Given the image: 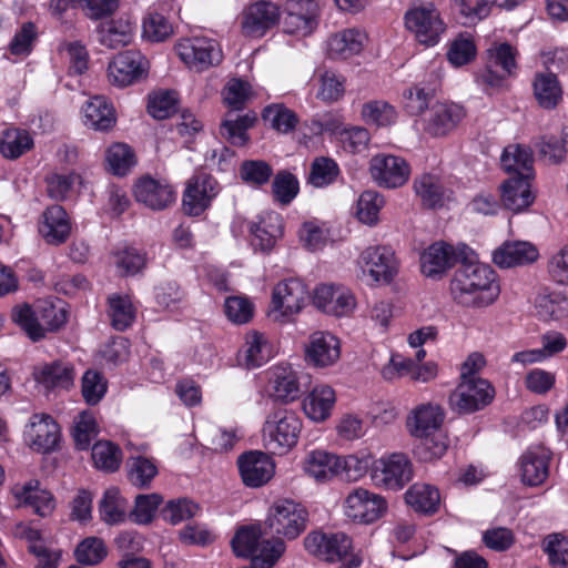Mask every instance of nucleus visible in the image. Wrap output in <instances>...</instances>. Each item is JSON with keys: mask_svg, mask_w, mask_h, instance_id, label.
Masks as SVG:
<instances>
[{"mask_svg": "<svg viewBox=\"0 0 568 568\" xmlns=\"http://www.w3.org/2000/svg\"><path fill=\"white\" fill-rule=\"evenodd\" d=\"M476 257L475 254L470 261H460L450 282L453 300L467 308L488 307L500 295L497 273L489 265L476 262Z\"/></svg>", "mask_w": 568, "mask_h": 568, "instance_id": "obj_1", "label": "nucleus"}, {"mask_svg": "<svg viewBox=\"0 0 568 568\" xmlns=\"http://www.w3.org/2000/svg\"><path fill=\"white\" fill-rule=\"evenodd\" d=\"M356 278L368 287L392 284L399 272V261L388 245H369L355 260Z\"/></svg>", "mask_w": 568, "mask_h": 568, "instance_id": "obj_2", "label": "nucleus"}, {"mask_svg": "<svg viewBox=\"0 0 568 568\" xmlns=\"http://www.w3.org/2000/svg\"><path fill=\"white\" fill-rule=\"evenodd\" d=\"M302 429L303 420L295 410L277 408L263 423V446L273 455L285 456L297 446Z\"/></svg>", "mask_w": 568, "mask_h": 568, "instance_id": "obj_3", "label": "nucleus"}, {"mask_svg": "<svg viewBox=\"0 0 568 568\" xmlns=\"http://www.w3.org/2000/svg\"><path fill=\"white\" fill-rule=\"evenodd\" d=\"M307 303L308 291L303 282L295 278L280 281L271 291L266 317L275 324H292L306 307Z\"/></svg>", "mask_w": 568, "mask_h": 568, "instance_id": "obj_4", "label": "nucleus"}, {"mask_svg": "<svg viewBox=\"0 0 568 568\" xmlns=\"http://www.w3.org/2000/svg\"><path fill=\"white\" fill-rule=\"evenodd\" d=\"M232 548L239 557H250L255 566L271 568L285 551L280 538L264 539L260 526L240 528L232 539Z\"/></svg>", "mask_w": 568, "mask_h": 568, "instance_id": "obj_5", "label": "nucleus"}, {"mask_svg": "<svg viewBox=\"0 0 568 568\" xmlns=\"http://www.w3.org/2000/svg\"><path fill=\"white\" fill-rule=\"evenodd\" d=\"M413 477V463L404 453H385L378 458L373 457L372 459L369 479L375 488L399 491Z\"/></svg>", "mask_w": 568, "mask_h": 568, "instance_id": "obj_6", "label": "nucleus"}, {"mask_svg": "<svg viewBox=\"0 0 568 568\" xmlns=\"http://www.w3.org/2000/svg\"><path fill=\"white\" fill-rule=\"evenodd\" d=\"M12 320L32 341H39L47 331L57 329L67 322V312L50 302L37 304L34 311L23 304L12 310Z\"/></svg>", "mask_w": 568, "mask_h": 568, "instance_id": "obj_7", "label": "nucleus"}, {"mask_svg": "<svg viewBox=\"0 0 568 568\" xmlns=\"http://www.w3.org/2000/svg\"><path fill=\"white\" fill-rule=\"evenodd\" d=\"M174 51L183 64L194 72L206 71L223 60L220 43L205 36L181 38L176 41Z\"/></svg>", "mask_w": 568, "mask_h": 568, "instance_id": "obj_8", "label": "nucleus"}, {"mask_svg": "<svg viewBox=\"0 0 568 568\" xmlns=\"http://www.w3.org/2000/svg\"><path fill=\"white\" fill-rule=\"evenodd\" d=\"M263 397L280 404H292L301 394L300 372L290 363L272 365L263 372Z\"/></svg>", "mask_w": 568, "mask_h": 568, "instance_id": "obj_9", "label": "nucleus"}, {"mask_svg": "<svg viewBox=\"0 0 568 568\" xmlns=\"http://www.w3.org/2000/svg\"><path fill=\"white\" fill-rule=\"evenodd\" d=\"M343 514L352 523L371 525L383 518L388 510L387 499L365 487L353 488L343 500Z\"/></svg>", "mask_w": 568, "mask_h": 568, "instance_id": "obj_10", "label": "nucleus"}, {"mask_svg": "<svg viewBox=\"0 0 568 568\" xmlns=\"http://www.w3.org/2000/svg\"><path fill=\"white\" fill-rule=\"evenodd\" d=\"M466 109L455 102H436L415 121V125L427 136L445 138L466 118Z\"/></svg>", "mask_w": 568, "mask_h": 568, "instance_id": "obj_11", "label": "nucleus"}, {"mask_svg": "<svg viewBox=\"0 0 568 568\" xmlns=\"http://www.w3.org/2000/svg\"><path fill=\"white\" fill-rule=\"evenodd\" d=\"M474 256V250L464 243L454 246L445 242H435L420 254V270L425 276L437 278L456 263L470 261Z\"/></svg>", "mask_w": 568, "mask_h": 568, "instance_id": "obj_12", "label": "nucleus"}, {"mask_svg": "<svg viewBox=\"0 0 568 568\" xmlns=\"http://www.w3.org/2000/svg\"><path fill=\"white\" fill-rule=\"evenodd\" d=\"M307 510L292 499H280L268 508L265 525L271 532L295 539L306 528Z\"/></svg>", "mask_w": 568, "mask_h": 568, "instance_id": "obj_13", "label": "nucleus"}, {"mask_svg": "<svg viewBox=\"0 0 568 568\" xmlns=\"http://www.w3.org/2000/svg\"><path fill=\"white\" fill-rule=\"evenodd\" d=\"M404 20L406 29L425 47H435L446 31V24L433 3L410 8Z\"/></svg>", "mask_w": 568, "mask_h": 568, "instance_id": "obj_14", "label": "nucleus"}, {"mask_svg": "<svg viewBox=\"0 0 568 568\" xmlns=\"http://www.w3.org/2000/svg\"><path fill=\"white\" fill-rule=\"evenodd\" d=\"M495 398V388L485 378L462 379L448 398L450 408L458 414H471L488 406Z\"/></svg>", "mask_w": 568, "mask_h": 568, "instance_id": "obj_15", "label": "nucleus"}, {"mask_svg": "<svg viewBox=\"0 0 568 568\" xmlns=\"http://www.w3.org/2000/svg\"><path fill=\"white\" fill-rule=\"evenodd\" d=\"M61 440V429L54 418L44 413L33 414L23 429V442L39 454L54 452Z\"/></svg>", "mask_w": 568, "mask_h": 568, "instance_id": "obj_16", "label": "nucleus"}, {"mask_svg": "<svg viewBox=\"0 0 568 568\" xmlns=\"http://www.w3.org/2000/svg\"><path fill=\"white\" fill-rule=\"evenodd\" d=\"M516 50L509 43H495L487 50V67L478 75L477 81L491 89L504 87L506 78L514 74L516 64Z\"/></svg>", "mask_w": 568, "mask_h": 568, "instance_id": "obj_17", "label": "nucleus"}, {"mask_svg": "<svg viewBox=\"0 0 568 568\" xmlns=\"http://www.w3.org/2000/svg\"><path fill=\"white\" fill-rule=\"evenodd\" d=\"M308 554L331 562L341 561L352 554L353 541L345 532L312 531L304 538Z\"/></svg>", "mask_w": 568, "mask_h": 568, "instance_id": "obj_18", "label": "nucleus"}, {"mask_svg": "<svg viewBox=\"0 0 568 568\" xmlns=\"http://www.w3.org/2000/svg\"><path fill=\"white\" fill-rule=\"evenodd\" d=\"M313 302L323 313L335 317L351 316L357 307L353 291L335 284L318 285L314 291Z\"/></svg>", "mask_w": 568, "mask_h": 568, "instance_id": "obj_19", "label": "nucleus"}, {"mask_svg": "<svg viewBox=\"0 0 568 568\" xmlns=\"http://www.w3.org/2000/svg\"><path fill=\"white\" fill-rule=\"evenodd\" d=\"M341 339L328 331L313 332L304 346L305 362L315 368L334 366L341 358Z\"/></svg>", "mask_w": 568, "mask_h": 568, "instance_id": "obj_20", "label": "nucleus"}, {"mask_svg": "<svg viewBox=\"0 0 568 568\" xmlns=\"http://www.w3.org/2000/svg\"><path fill=\"white\" fill-rule=\"evenodd\" d=\"M320 4L316 0H288L283 17V31L306 37L318 26Z\"/></svg>", "mask_w": 568, "mask_h": 568, "instance_id": "obj_21", "label": "nucleus"}, {"mask_svg": "<svg viewBox=\"0 0 568 568\" xmlns=\"http://www.w3.org/2000/svg\"><path fill=\"white\" fill-rule=\"evenodd\" d=\"M369 172L378 186L396 189L408 181L410 166L402 156L381 153L371 159Z\"/></svg>", "mask_w": 568, "mask_h": 568, "instance_id": "obj_22", "label": "nucleus"}, {"mask_svg": "<svg viewBox=\"0 0 568 568\" xmlns=\"http://www.w3.org/2000/svg\"><path fill=\"white\" fill-rule=\"evenodd\" d=\"M149 61L136 51H124L116 54L108 67L110 83L116 87H128L146 77Z\"/></svg>", "mask_w": 568, "mask_h": 568, "instance_id": "obj_23", "label": "nucleus"}, {"mask_svg": "<svg viewBox=\"0 0 568 568\" xmlns=\"http://www.w3.org/2000/svg\"><path fill=\"white\" fill-rule=\"evenodd\" d=\"M11 494L19 507H30L40 517L50 516L55 509V499L38 479L17 483Z\"/></svg>", "mask_w": 568, "mask_h": 568, "instance_id": "obj_24", "label": "nucleus"}, {"mask_svg": "<svg viewBox=\"0 0 568 568\" xmlns=\"http://www.w3.org/2000/svg\"><path fill=\"white\" fill-rule=\"evenodd\" d=\"M220 191L214 178L206 173L192 176L183 194V207L190 215L197 216L211 204Z\"/></svg>", "mask_w": 568, "mask_h": 568, "instance_id": "obj_25", "label": "nucleus"}, {"mask_svg": "<svg viewBox=\"0 0 568 568\" xmlns=\"http://www.w3.org/2000/svg\"><path fill=\"white\" fill-rule=\"evenodd\" d=\"M237 465L241 478L247 487H261L268 483L275 474L274 459L261 450L241 455Z\"/></svg>", "mask_w": 568, "mask_h": 568, "instance_id": "obj_26", "label": "nucleus"}, {"mask_svg": "<svg viewBox=\"0 0 568 568\" xmlns=\"http://www.w3.org/2000/svg\"><path fill=\"white\" fill-rule=\"evenodd\" d=\"M280 20V9L275 3L256 1L250 4L242 14V32L252 38L263 37Z\"/></svg>", "mask_w": 568, "mask_h": 568, "instance_id": "obj_27", "label": "nucleus"}, {"mask_svg": "<svg viewBox=\"0 0 568 568\" xmlns=\"http://www.w3.org/2000/svg\"><path fill=\"white\" fill-rule=\"evenodd\" d=\"M302 474L318 485L335 479V453L324 448H313L303 455L298 463Z\"/></svg>", "mask_w": 568, "mask_h": 568, "instance_id": "obj_28", "label": "nucleus"}, {"mask_svg": "<svg viewBox=\"0 0 568 568\" xmlns=\"http://www.w3.org/2000/svg\"><path fill=\"white\" fill-rule=\"evenodd\" d=\"M134 196L152 210H164L175 202L176 193L165 180L145 176L135 183Z\"/></svg>", "mask_w": 568, "mask_h": 568, "instance_id": "obj_29", "label": "nucleus"}, {"mask_svg": "<svg viewBox=\"0 0 568 568\" xmlns=\"http://www.w3.org/2000/svg\"><path fill=\"white\" fill-rule=\"evenodd\" d=\"M444 419L445 412L438 404L424 403L410 410L406 427L413 437L430 436L440 429Z\"/></svg>", "mask_w": 568, "mask_h": 568, "instance_id": "obj_30", "label": "nucleus"}, {"mask_svg": "<svg viewBox=\"0 0 568 568\" xmlns=\"http://www.w3.org/2000/svg\"><path fill=\"white\" fill-rule=\"evenodd\" d=\"M539 251L527 241H507L494 250L493 262L500 268L524 266L536 262Z\"/></svg>", "mask_w": 568, "mask_h": 568, "instance_id": "obj_31", "label": "nucleus"}, {"mask_svg": "<svg viewBox=\"0 0 568 568\" xmlns=\"http://www.w3.org/2000/svg\"><path fill=\"white\" fill-rule=\"evenodd\" d=\"M336 393L326 384L315 385L303 398L302 410L314 423H324L334 410Z\"/></svg>", "mask_w": 568, "mask_h": 568, "instance_id": "obj_32", "label": "nucleus"}, {"mask_svg": "<svg viewBox=\"0 0 568 568\" xmlns=\"http://www.w3.org/2000/svg\"><path fill=\"white\" fill-rule=\"evenodd\" d=\"M33 378L47 390L69 389L74 383L75 371L70 362L54 361L36 366Z\"/></svg>", "mask_w": 568, "mask_h": 568, "instance_id": "obj_33", "label": "nucleus"}, {"mask_svg": "<svg viewBox=\"0 0 568 568\" xmlns=\"http://www.w3.org/2000/svg\"><path fill=\"white\" fill-rule=\"evenodd\" d=\"M83 124L94 131L108 132L116 124L113 104L103 95L91 97L81 109Z\"/></svg>", "mask_w": 568, "mask_h": 568, "instance_id": "obj_34", "label": "nucleus"}, {"mask_svg": "<svg viewBox=\"0 0 568 568\" xmlns=\"http://www.w3.org/2000/svg\"><path fill=\"white\" fill-rule=\"evenodd\" d=\"M373 454L358 450L352 454H335V478L343 483L355 484L369 475Z\"/></svg>", "mask_w": 568, "mask_h": 568, "instance_id": "obj_35", "label": "nucleus"}, {"mask_svg": "<svg viewBox=\"0 0 568 568\" xmlns=\"http://www.w3.org/2000/svg\"><path fill=\"white\" fill-rule=\"evenodd\" d=\"M550 452L536 446L529 448L520 459L521 480L527 486L541 485L549 475Z\"/></svg>", "mask_w": 568, "mask_h": 568, "instance_id": "obj_36", "label": "nucleus"}, {"mask_svg": "<svg viewBox=\"0 0 568 568\" xmlns=\"http://www.w3.org/2000/svg\"><path fill=\"white\" fill-rule=\"evenodd\" d=\"M501 169L511 174L509 179L532 180L534 159L530 148L520 144L507 145L500 155Z\"/></svg>", "mask_w": 568, "mask_h": 568, "instance_id": "obj_37", "label": "nucleus"}, {"mask_svg": "<svg viewBox=\"0 0 568 568\" xmlns=\"http://www.w3.org/2000/svg\"><path fill=\"white\" fill-rule=\"evenodd\" d=\"M284 231L283 219L278 213L266 212L258 216L256 223H252V244L263 252L271 251Z\"/></svg>", "mask_w": 568, "mask_h": 568, "instance_id": "obj_38", "label": "nucleus"}, {"mask_svg": "<svg viewBox=\"0 0 568 568\" xmlns=\"http://www.w3.org/2000/svg\"><path fill=\"white\" fill-rule=\"evenodd\" d=\"M71 232L70 219L60 205L49 206L41 216L39 233L49 244H61L67 241Z\"/></svg>", "mask_w": 568, "mask_h": 568, "instance_id": "obj_39", "label": "nucleus"}, {"mask_svg": "<svg viewBox=\"0 0 568 568\" xmlns=\"http://www.w3.org/2000/svg\"><path fill=\"white\" fill-rule=\"evenodd\" d=\"M414 191L424 206L440 207L453 197V192L446 189L436 174L423 173L414 180Z\"/></svg>", "mask_w": 568, "mask_h": 568, "instance_id": "obj_40", "label": "nucleus"}, {"mask_svg": "<svg viewBox=\"0 0 568 568\" xmlns=\"http://www.w3.org/2000/svg\"><path fill=\"white\" fill-rule=\"evenodd\" d=\"M135 22L129 16H122L101 23L98 33L101 44L115 49L128 45L134 37Z\"/></svg>", "mask_w": 568, "mask_h": 568, "instance_id": "obj_41", "label": "nucleus"}, {"mask_svg": "<svg viewBox=\"0 0 568 568\" xmlns=\"http://www.w3.org/2000/svg\"><path fill=\"white\" fill-rule=\"evenodd\" d=\"M405 503L416 513L434 515L440 508V494L437 487L426 483L413 484L404 495Z\"/></svg>", "mask_w": 568, "mask_h": 568, "instance_id": "obj_42", "label": "nucleus"}, {"mask_svg": "<svg viewBox=\"0 0 568 568\" xmlns=\"http://www.w3.org/2000/svg\"><path fill=\"white\" fill-rule=\"evenodd\" d=\"M367 37L357 29H345L327 41V52L334 59H348L362 52Z\"/></svg>", "mask_w": 568, "mask_h": 568, "instance_id": "obj_43", "label": "nucleus"}, {"mask_svg": "<svg viewBox=\"0 0 568 568\" xmlns=\"http://www.w3.org/2000/svg\"><path fill=\"white\" fill-rule=\"evenodd\" d=\"M531 180L508 179L500 186L503 204L514 213H519L529 207L535 196L530 189Z\"/></svg>", "mask_w": 568, "mask_h": 568, "instance_id": "obj_44", "label": "nucleus"}, {"mask_svg": "<svg viewBox=\"0 0 568 568\" xmlns=\"http://www.w3.org/2000/svg\"><path fill=\"white\" fill-rule=\"evenodd\" d=\"M534 97L537 103L546 110L555 109L562 100V88L552 72H538L532 81Z\"/></svg>", "mask_w": 568, "mask_h": 568, "instance_id": "obj_45", "label": "nucleus"}, {"mask_svg": "<svg viewBox=\"0 0 568 568\" xmlns=\"http://www.w3.org/2000/svg\"><path fill=\"white\" fill-rule=\"evenodd\" d=\"M242 354L245 366L255 368L265 364L273 356V351L263 333L252 331L245 336Z\"/></svg>", "mask_w": 568, "mask_h": 568, "instance_id": "obj_46", "label": "nucleus"}, {"mask_svg": "<svg viewBox=\"0 0 568 568\" xmlns=\"http://www.w3.org/2000/svg\"><path fill=\"white\" fill-rule=\"evenodd\" d=\"M128 506V500L121 495L119 488L110 487L99 503L100 518L108 525L121 524L126 518Z\"/></svg>", "mask_w": 568, "mask_h": 568, "instance_id": "obj_47", "label": "nucleus"}, {"mask_svg": "<svg viewBox=\"0 0 568 568\" xmlns=\"http://www.w3.org/2000/svg\"><path fill=\"white\" fill-rule=\"evenodd\" d=\"M535 308L537 315L544 321L568 318V298L561 293H539L535 298Z\"/></svg>", "mask_w": 568, "mask_h": 568, "instance_id": "obj_48", "label": "nucleus"}, {"mask_svg": "<svg viewBox=\"0 0 568 568\" xmlns=\"http://www.w3.org/2000/svg\"><path fill=\"white\" fill-rule=\"evenodd\" d=\"M173 34V26L162 10L150 8L142 19V38L159 43Z\"/></svg>", "mask_w": 568, "mask_h": 568, "instance_id": "obj_49", "label": "nucleus"}, {"mask_svg": "<svg viewBox=\"0 0 568 568\" xmlns=\"http://www.w3.org/2000/svg\"><path fill=\"white\" fill-rule=\"evenodd\" d=\"M33 148L31 134L22 129L10 128L0 138V153L10 160L20 158Z\"/></svg>", "mask_w": 568, "mask_h": 568, "instance_id": "obj_50", "label": "nucleus"}, {"mask_svg": "<svg viewBox=\"0 0 568 568\" xmlns=\"http://www.w3.org/2000/svg\"><path fill=\"white\" fill-rule=\"evenodd\" d=\"M385 204L384 197L376 191H364L355 204L356 219L368 226H375L379 221V212Z\"/></svg>", "mask_w": 568, "mask_h": 568, "instance_id": "obj_51", "label": "nucleus"}, {"mask_svg": "<svg viewBox=\"0 0 568 568\" xmlns=\"http://www.w3.org/2000/svg\"><path fill=\"white\" fill-rule=\"evenodd\" d=\"M112 326L124 331L134 322L136 307L129 295L113 294L108 298Z\"/></svg>", "mask_w": 568, "mask_h": 568, "instance_id": "obj_52", "label": "nucleus"}, {"mask_svg": "<svg viewBox=\"0 0 568 568\" xmlns=\"http://www.w3.org/2000/svg\"><path fill=\"white\" fill-rule=\"evenodd\" d=\"M109 554L105 541L97 536H89L82 539L74 548L75 560L84 566H97L101 564Z\"/></svg>", "mask_w": 568, "mask_h": 568, "instance_id": "obj_53", "label": "nucleus"}, {"mask_svg": "<svg viewBox=\"0 0 568 568\" xmlns=\"http://www.w3.org/2000/svg\"><path fill=\"white\" fill-rule=\"evenodd\" d=\"M298 237L307 250H322L331 240V225L316 219L306 221L298 231Z\"/></svg>", "mask_w": 568, "mask_h": 568, "instance_id": "obj_54", "label": "nucleus"}, {"mask_svg": "<svg viewBox=\"0 0 568 568\" xmlns=\"http://www.w3.org/2000/svg\"><path fill=\"white\" fill-rule=\"evenodd\" d=\"M112 263L121 275H134L145 267L146 254L134 246H124L113 252Z\"/></svg>", "mask_w": 568, "mask_h": 568, "instance_id": "obj_55", "label": "nucleus"}, {"mask_svg": "<svg viewBox=\"0 0 568 568\" xmlns=\"http://www.w3.org/2000/svg\"><path fill=\"white\" fill-rule=\"evenodd\" d=\"M105 163L112 174L123 176L134 166L135 156L128 144L116 142L106 149Z\"/></svg>", "mask_w": 568, "mask_h": 568, "instance_id": "obj_56", "label": "nucleus"}, {"mask_svg": "<svg viewBox=\"0 0 568 568\" xmlns=\"http://www.w3.org/2000/svg\"><path fill=\"white\" fill-rule=\"evenodd\" d=\"M477 55V47L471 36L462 33L453 39L447 49V60L454 68L470 63Z\"/></svg>", "mask_w": 568, "mask_h": 568, "instance_id": "obj_57", "label": "nucleus"}, {"mask_svg": "<svg viewBox=\"0 0 568 568\" xmlns=\"http://www.w3.org/2000/svg\"><path fill=\"white\" fill-rule=\"evenodd\" d=\"M92 460L98 469L113 473L122 463V452L112 442L99 440L92 447Z\"/></svg>", "mask_w": 568, "mask_h": 568, "instance_id": "obj_58", "label": "nucleus"}, {"mask_svg": "<svg viewBox=\"0 0 568 568\" xmlns=\"http://www.w3.org/2000/svg\"><path fill=\"white\" fill-rule=\"evenodd\" d=\"M254 114L229 115L221 126V133L234 145H244L247 141V130L253 126Z\"/></svg>", "mask_w": 568, "mask_h": 568, "instance_id": "obj_59", "label": "nucleus"}, {"mask_svg": "<svg viewBox=\"0 0 568 568\" xmlns=\"http://www.w3.org/2000/svg\"><path fill=\"white\" fill-rule=\"evenodd\" d=\"M362 118L368 124L388 126L396 122L397 112L388 102L375 100L363 105Z\"/></svg>", "mask_w": 568, "mask_h": 568, "instance_id": "obj_60", "label": "nucleus"}, {"mask_svg": "<svg viewBox=\"0 0 568 568\" xmlns=\"http://www.w3.org/2000/svg\"><path fill=\"white\" fill-rule=\"evenodd\" d=\"M345 93V78L331 70L318 74V90L316 97L326 102H336Z\"/></svg>", "mask_w": 568, "mask_h": 568, "instance_id": "obj_61", "label": "nucleus"}, {"mask_svg": "<svg viewBox=\"0 0 568 568\" xmlns=\"http://www.w3.org/2000/svg\"><path fill=\"white\" fill-rule=\"evenodd\" d=\"M263 119L280 133H288L297 124V116L294 111L281 103L266 106L263 111Z\"/></svg>", "mask_w": 568, "mask_h": 568, "instance_id": "obj_62", "label": "nucleus"}, {"mask_svg": "<svg viewBox=\"0 0 568 568\" xmlns=\"http://www.w3.org/2000/svg\"><path fill=\"white\" fill-rule=\"evenodd\" d=\"M178 105V94L171 90L154 91L149 95L148 112L154 119L163 120L171 116Z\"/></svg>", "mask_w": 568, "mask_h": 568, "instance_id": "obj_63", "label": "nucleus"}, {"mask_svg": "<svg viewBox=\"0 0 568 568\" xmlns=\"http://www.w3.org/2000/svg\"><path fill=\"white\" fill-rule=\"evenodd\" d=\"M339 173L338 165L329 158H317L313 161L308 182L315 187L332 184Z\"/></svg>", "mask_w": 568, "mask_h": 568, "instance_id": "obj_64", "label": "nucleus"}]
</instances>
